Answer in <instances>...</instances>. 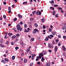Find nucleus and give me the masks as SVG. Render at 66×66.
<instances>
[{"mask_svg": "<svg viewBox=\"0 0 66 66\" xmlns=\"http://www.w3.org/2000/svg\"><path fill=\"white\" fill-rule=\"evenodd\" d=\"M49 39H52V38L50 37V36L48 35L47 36V37H46L45 39L44 40L45 42H47V41H48V39H49Z\"/></svg>", "mask_w": 66, "mask_h": 66, "instance_id": "obj_1", "label": "nucleus"}, {"mask_svg": "<svg viewBox=\"0 0 66 66\" xmlns=\"http://www.w3.org/2000/svg\"><path fill=\"white\" fill-rule=\"evenodd\" d=\"M34 31H32V33L34 34H36V32H38V30L37 29H34Z\"/></svg>", "mask_w": 66, "mask_h": 66, "instance_id": "obj_2", "label": "nucleus"}, {"mask_svg": "<svg viewBox=\"0 0 66 66\" xmlns=\"http://www.w3.org/2000/svg\"><path fill=\"white\" fill-rule=\"evenodd\" d=\"M42 14V13H41V12L40 11H37L36 12V14L38 15H41Z\"/></svg>", "mask_w": 66, "mask_h": 66, "instance_id": "obj_3", "label": "nucleus"}, {"mask_svg": "<svg viewBox=\"0 0 66 66\" xmlns=\"http://www.w3.org/2000/svg\"><path fill=\"white\" fill-rule=\"evenodd\" d=\"M16 28H17V30L18 31H19L20 30V26L19 25H18L16 26Z\"/></svg>", "mask_w": 66, "mask_h": 66, "instance_id": "obj_4", "label": "nucleus"}, {"mask_svg": "<svg viewBox=\"0 0 66 66\" xmlns=\"http://www.w3.org/2000/svg\"><path fill=\"white\" fill-rule=\"evenodd\" d=\"M57 51V46H56L54 48V51L55 52H56V51Z\"/></svg>", "mask_w": 66, "mask_h": 66, "instance_id": "obj_5", "label": "nucleus"}, {"mask_svg": "<svg viewBox=\"0 0 66 66\" xmlns=\"http://www.w3.org/2000/svg\"><path fill=\"white\" fill-rule=\"evenodd\" d=\"M18 16L19 17V18H22V16H21V15H20L19 14H18Z\"/></svg>", "mask_w": 66, "mask_h": 66, "instance_id": "obj_6", "label": "nucleus"}, {"mask_svg": "<svg viewBox=\"0 0 66 66\" xmlns=\"http://www.w3.org/2000/svg\"><path fill=\"white\" fill-rule=\"evenodd\" d=\"M62 47L63 49V50L64 51H66V48H65V46H62Z\"/></svg>", "mask_w": 66, "mask_h": 66, "instance_id": "obj_7", "label": "nucleus"}, {"mask_svg": "<svg viewBox=\"0 0 66 66\" xmlns=\"http://www.w3.org/2000/svg\"><path fill=\"white\" fill-rule=\"evenodd\" d=\"M32 13L33 15H34V16H35V15H34V14H36V11H34V12H32Z\"/></svg>", "mask_w": 66, "mask_h": 66, "instance_id": "obj_8", "label": "nucleus"}, {"mask_svg": "<svg viewBox=\"0 0 66 66\" xmlns=\"http://www.w3.org/2000/svg\"><path fill=\"white\" fill-rule=\"evenodd\" d=\"M46 65L47 66H50V63L49 62H47L46 63Z\"/></svg>", "mask_w": 66, "mask_h": 66, "instance_id": "obj_9", "label": "nucleus"}, {"mask_svg": "<svg viewBox=\"0 0 66 66\" xmlns=\"http://www.w3.org/2000/svg\"><path fill=\"white\" fill-rule=\"evenodd\" d=\"M1 61L4 64H5V63H6V61L3 60H1Z\"/></svg>", "mask_w": 66, "mask_h": 66, "instance_id": "obj_10", "label": "nucleus"}, {"mask_svg": "<svg viewBox=\"0 0 66 66\" xmlns=\"http://www.w3.org/2000/svg\"><path fill=\"white\" fill-rule=\"evenodd\" d=\"M16 37V35H15L14 36V35L13 36H12V38L14 39V38H15Z\"/></svg>", "mask_w": 66, "mask_h": 66, "instance_id": "obj_11", "label": "nucleus"}, {"mask_svg": "<svg viewBox=\"0 0 66 66\" xmlns=\"http://www.w3.org/2000/svg\"><path fill=\"white\" fill-rule=\"evenodd\" d=\"M26 44H24V45H23L22 46V47L23 48H25V46H26Z\"/></svg>", "mask_w": 66, "mask_h": 66, "instance_id": "obj_12", "label": "nucleus"}, {"mask_svg": "<svg viewBox=\"0 0 66 66\" xmlns=\"http://www.w3.org/2000/svg\"><path fill=\"white\" fill-rule=\"evenodd\" d=\"M56 12H55V11H53V13L52 14L53 15H55V13Z\"/></svg>", "mask_w": 66, "mask_h": 66, "instance_id": "obj_13", "label": "nucleus"}, {"mask_svg": "<svg viewBox=\"0 0 66 66\" xmlns=\"http://www.w3.org/2000/svg\"><path fill=\"white\" fill-rule=\"evenodd\" d=\"M27 62V59H25L24 60V63H26V62Z\"/></svg>", "mask_w": 66, "mask_h": 66, "instance_id": "obj_14", "label": "nucleus"}, {"mask_svg": "<svg viewBox=\"0 0 66 66\" xmlns=\"http://www.w3.org/2000/svg\"><path fill=\"white\" fill-rule=\"evenodd\" d=\"M43 53L44 55H45V54H47V52L46 51H43Z\"/></svg>", "mask_w": 66, "mask_h": 66, "instance_id": "obj_15", "label": "nucleus"}, {"mask_svg": "<svg viewBox=\"0 0 66 66\" xmlns=\"http://www.w3.org/2000/svg\"><path fill=\"white\" fill-rule=\"evenodd\" d=\"M54 1H53V0H52L51 1H50V3L51 4H52V3H54Z\"/></svg>", "mask_w": 66, "mask_h": 66, "instance_id": "obj_16", "label": "nucleus"}, {"mask_svg": "<svg viewBox=\"0 0 66 66\" xmlns=\"http://www.w3.org/2000/svg\"><path fill=\"white\" fill-rule=\"evenodd\" d=\"M39 56H43V54H40V53L39 54Z\"/></svg>", "mask_w": 66, "mask_h": 66, "instance_id": "obj_17", "label": "nucleus"}, {"mask_svg": "<svg viewBox=\"0 0 66 66\" xmlns=\"http://www.w3.org/2000/svg\"><path fill=\"white\" fill-rule=\"evenodd\" d=\"M20 43L21 45H22L23 44V42L22 41L20 42Z\"/></svg>", "mask_w": 66, "mask_h": 66, "instance_id": "obj_18", "label": "nucleus"}, {"mask_svg": "<svg viewBox=\"0 0 66 66\" xmlns=\"http://www.w3.org/2000/svg\"><path fill=\"white\" fill-rule=\"evenodd\" d=\"M44 20L45 19L44 18L42 19L41 20V22H45L44 21Z\"/></svg>", "mask_w": 66, "mask_h": 66, "instance_id": "obj_19", "label": "nucleus"}, {"mask_svg": "<svg viewBox=\"0 0 66 66\" xmlns=\"http://www.w3.org/2000/svg\"><path fill=\"white\" fill-rule=\"evenodd\" d=\"M0 46L1 47H2V48H3V47H5L4 45H3L2 44H0Z\"/></svg>", "mask_w": 66, "mask_h": 66, "instance_id": "obj_20", "label": "nucleus"}, {"mask_svg": "<svg viewBox=\"0 0 66 66\" xmlns=\"http://www.w3.org/2000/svg\"><path fill=\"white\" fill-rule=\"evenodd\" d=\"M8 35L9 36H11V35H12V33H9L8 34Z\"/></svg>", "mask_w": 66, "mask_h": 66, "instance_id": "obj_21", "label": "nucleus"}, {"mask_svg": "<svg viewBox=\"0 0 66 66\" xmlns=\"http://www.w3.org/2000/svg\"><path fill=\"white\" fill-rule=\"evenodd\" d=\"M34 38H32L31 40V42H33V41H34Z\"/></svg>", "mask_w": 66, "mask_h": 66, "instance_id": "obj_22", "label": "nucleus"}, {"mask_svg": "<svg viewBox=\"0 0 66 66\" xmlns=\"http://www.w3.org/2000/svg\"><path fill=\"white\" fill-rule=\"evenodd\" d=\"M4 60L5 61H6V62H8V61H9V59H8L7 58H5L4 59Z\"/></svg>", "mask_w": 66, "mask_h": 66, "instance_id": "obj_23", "label": "nucleus"}, {"mask_svg": "<svg viewBox=\"0 0 66 66\" xmlns=\"http://www.w3.org/2000/svg\"><path fill=\"white\" fill-rule=\"evenodd\" d=\"M51 45H50V44H48V48H51Z\"/></svg>", "mask_w": 66, "mask_h": 66, "instance_id": "obj_24", "label": "nucleus"}, {"mask_svg": "<svg viewBox=\"0 0 66 66\" xmlns=\"http://www.w3.org/2000/svg\"><path fill=\"white\" fill-rule=\"evenodd\" d=\"M15 56H13L12 57V60H14V59H15Z\"/></svg>", "mask_w": 66, "mask_h": 66, "instance_id": "obj_25", "label": "nucleus"}, {"mask_svg": "<svg viewBox=\"0 0 66 66\" xmlns=\"http://www.w3.org/2000/svg\"><path fill=\"white\" fill-rule=\"evenodd\" d=\"M24 32H29V30H27L26 29H25V30L24 31Z\"/></svg>", "mask_w": 66, "mask_h": 66, "instance_id": "obj_26", "label": "nucleus"}, {"mask_svg": "<svg viewBox=\"0 0 66 66\" xmlns=\"http://www.w3.org/2000/svg\"><path fill=\"white\" fill-rule=\"evenodd\" d=\"M19 49V47H18V46H16L15 47V49L16 50H18Z\"/></svg>", "mask_w": 66, "mask_h": 66, "instance_id": "obj_27", "label": "nucleus"}, {"mask_svg": "<svg viewBox=\"0 0 66 66\" xmlns=\"http://www.w3.org/2000/svg\"><path fill=\"white\" fill-rule=\"evenodd\" d=\"M50 9H52V10H53V11H54V7H50Z\"/></svg>", "mask_w": 66, "mask_h": 66, "instance_id": "obj_28", "label": "nucleus"}, {"mask_svg": "<svg viewBox=\"0 0 66 66\" xmlns=\"http://www.w3.org/2000/svg\"><path fill=\"white\" fill-rule=\"evenodd\" d=\"M44 57H42V59H41V61L42 62H43V61H44Z\"/></svg>", "mask_w": 66, "mask_h": 66, "instance_id": "obj_29", "label": "nucleus"}, {"mask_svg": "<svg viewBox=\"0 0 66 66\" xmlns=\"http://www.w3.org/2000/svg\"><path fill=\"white\" fill-rule=\"evenodd\" d=\"M35 26L36 27V28L38 27V25L36 23H35Z\"/></svg>", "mask_w": 66, "mask_h": 66, "instance_id": "obj_30", "label": "nucleus"}, {"mask_svg": "<svg viewBox=\"0 0 66 66\" xmlns=\"http://www.w3.org/2000/svg\"><path fill=\"white\" fill-rule=\"evenodd\" d=\"M30 51V49H28L27 50L26 52H27L28 53V52H29V51Z\"/></svg>", "mask_w": 66, "mask_h": 66, "instance_id": "obj_31", "label": "nucleus"}, {"mask_svg": "<svg viewBox=\"0 0 66 66\" xmlns=\"http://www.w3.org/2000/svg\"><path fill=\"white\" fill-rule=\"evenodd\" d=\"M6 44L7 45H8L9 44V41H7L6 42Z\"/></svg>", "mask_w": 66, "mask_h": 66, "instance_id": "obj_32", "label": "nucleus"}, {"mask_svg": "<svg viewBox=\"0 0 66 66\" xmlns=\"http://www.w3.org/2000/svg\"><path fill=\"white\" fill-rule=\"evenodd\" d=\"M49 36H50V37H51H51L52 38L53 37V36H54L53 35H50Z\"/></svg>", "mask_w": 66, "mask_h": 66, "instance_id": "obj_33", "label": "nucleus"}, {"mask_svg": "<svg viewBox=\"0 0 66 66\" xmlns=\"http://www.w3.org/2000/svg\"><path fill=\"white\" fill-rule=\"evenodd\" d=\"M56 34V33H55V31L53 32V35H55Z\"/></svg>", "mask_w": 66, "mask_h": 66, "instance_id": "obj_34", "label": "nucleus"}, {"mask_svg": "<svg viewBox=\"0 0 66 66\" xmlns=\"http://www.w3.org/2000/svg\"><path fill=\"white\" fill-rule=\"evenodd\" d=\"M55 42H54V41L53 40L52 41V44L53 45H55Z\"/></svg>", "mask_w": 66, "mask_h": 66, "instance_id": "obj_35", "label": "nucleus"}, {"mask_svg": "<svg viewBox=\"0 0 66 66\" xmlns=\"http://www.w3.org/2000/svg\"><path fill=\"white\" fill-rule=\"evenodd\" d=\"M20 35L19 34H16V36L17 37H18Z\"/></svg>", "mask_w": 66, "mask_h": 66, "instance_id": "obj_36", "label": "nucleus"}, {"mask_svg": "<svg viewBox=\"0 0 66 66\" xmlns=\"http://www.w3.org/2000/svg\"><path fill=\"white\" fill-rule=\"evenodd\" d=\"M3 17L4 19H6V16L5 15H3Z\"/></svg>", "mask_w": 66, "mask_h": 66, "instance_id": "obj_37", "label": "nucleus"}, {"mask_svg": "<svg viewBox=\"0 0 66 66\" xmlns=\"http://www.w3.org/2000/svg\"><path fill=\"white\" fill-rule=\"evenodd\" d=\"M8 10L9 11H11V7H9Z\"/></svg>", "mask_w": 66, "mask_h": 66, "instance_id": "obj_38", "label": "nucleus"}, {"mask_svg": "<svg viewBox=\"0 0 66 66\" xmlns=\"http://www.w3.org/2000/svg\"><path fill=\"white\" fill-rule=\"evenodd\" d=\"M3 3L4 5H6V2H4Z\"/></svg>", "mask_w": 66, "mask_h": 66, "instance_id": "obj_39", "label": "nucleus"}, {"mask_svg": "<svg viewBox=\"0 0 66 66\" xmlns=\"http://www.w3.org/2000/svg\"><path fill=\"white\" fill-rule=\"evenodd\" d=\"M33 18H31L30 19V21H32V20H33Z\"/></svg>", "mask_w": 66, "mask_h": 66, "instance_id": "obj_40", "label": "nucleus"}, {"mask_svg": "<svg viewBox=\"0 0 66 66\" xmlns=\"http://www.w3.org/2000/svg\"><path fill=\"white\" fill-rule=\"evenodd\" d=\"M3 40L2 39H1V40L0 41V43L2 44V43H3Z\"/></svg>", "mask_w": 66, "mask_h": 66, "instance_id": "obj_41", "label": "nucleus"}, {"mask_svg": "<svg viewBox=\"0 0 66 66\" xmlns=\"http://www.w3.org/2000/svg\"><path fill=\"white\" fill-rule=\"evenodd\" d=\"M54 6H55V7H57L58 6V5H57L56 4H54L53 5Z\"/></svg>", "mask_w": 66, "mask_h": 66, "instance_id": "obj_42", "label": "nucleus"}, {"mask_svg": "<svg viewBox=\"0 0 66 66\" xmlns=\"http://www.w3.org/2000/svg\"><path fill=\"white\" fill-rule=\"evenodd\" d=\"M27 2H24L23 3V4H27Z\"/></svg>", "mask_w": 66, "mask_h": 66, "instance_id": "obj_43", "label": "nucleus"}, {"mask_svg": "<svg viewBox=\"0 0 66 66\" xmlns=\"http://www.w3.org/2000/svg\"><path fill=\"white\" fill-rule=\"evenodd\" d=\"M58 45L59 46H61V43L59 42Z\"/></svg>", "mask_w": 66, "mask_h": 66, "instance_id": "obj_44", "label": "nucleus"}, {"mask_svg": "<svg viewBox=\"0 0 66 66\" xmlns=\"http://www.w3.org/2000/svg\"><path fill=\"white\" fill-rule=\"evenodd\" d=\"M58 38H61V35H58Z\"/></svg>", "mask_w": 66, "mask_h": 66, "instance_id": "obj_45", "label": "nucleus"}, {"mask_svg": "<svg viewBox=\"0 0 66 66\" xmlns=\"http://www.w3.org/2000/svg\"><path fill=\"white\" fill-rule=\"evenodd\" d=\"M58 9H59V10H62V7H58Z\"/></svg>", "mask_w": 66, "mask_h": 66, "instance_id": "obj_46", "label": "nucleus"}, {"mask_svg": "<svg viewBox=\"0 0 66 66\" xmlns=\"http://www.w3.org/2000/svg\"><path fill=\"white\" fill-rule=\"evenodd\" d=\"M48 30L49 32H51L52 31V29H51L50 28Z\"/></svg>", "mask_w": 66, "mask_h": 66, "instance_id": "obj_47", "label": "nucleus"}, {"mask_svg": "<svg viewBox=\"0 0 66 66\" xmlns=\"http://www.w3.org/2000/svg\"><path fill=\"white\" fill-rule=\"evenodd\" d=\"M34 56H36V55H35V54H33L32 55V57H34Z\"/></svg>", "mask_w": 66, "mask_h": 66, "instance_id": "obj_48", "label": "nucleus"}, {"mask_svg": "<svg viewBox=\"0 0 66 66\" xmlns=\"http://www.w3.org/2000/svg\"><path fill=\"white\" fill-rule=\"evenodd\" d=\"M59 15H58V14H57L56 15H55V17H58Z\"/></svg>", "mask_w": 66, "mask_h": 66, "instance_id": "obj_49", "label": "nucleus"}, {"mask_svg": "<svg viewBox=\"0 0 66 66\" xmlns=\"http://www.w3.org/2000/svg\"><path fill=\"white\" fill-rule=\"evenodd\" d=\"M20 24H23V22L22 21L20 22Z\"/></svg>", "mask_w": 66, "mask_h": 66, "instance_id": "obj_50", "label": "nucleus"}, {"mask_svg": "<svg viewBox=\"0 0 66 66\" xmlns=\"http://www.w3.org/2000/svg\"><path fill=\"white\" fill-rule=\"evenodd\" d=\"M16 20H17V18H15L14 19V21H16Z\"/></svg>", "mask_w": 66, "mask_h": 66, "instance_id": "obj_51", "label": "nucleus"}, {"mask_svg": "<svg viewBox=\"0 0 66 66\" xmlns=\"http://www.w3.org/2000/svg\"><path fill=\"white\" fill-rule=\"evenodd\" d=\"M11 45H12V46L14 45V43H13V42H11Z\"/></svg>", "mask_w": 66, "mask_h": 66, "instance_id": "obj_52", "label": "nucleus"}, {"mask_svg": "<svg viewBox=\"0 0 66 66\" xmlns=\"http://www.w3.org/2000/svg\"><path fill=\"white\" fill-rule=\"evenodd\" d=\"M63 38L64 39H65V38H66V36H63Z\"/></svg>", "mask_w": 66, "mask_h": 66, "instance_id": "obj_53", "label": "nucleus"}, {"mask_svg": "<svg viewBox=\"0 0 66 66\" xmlns=\"http://www.w3.org/2000/svg\"><path fill=\"white\" fill-rule=\"evenodd\" d=\"M7 36H5L4 37L6 39H7Z\"/></svg>", "mask_w": 66, "mask_h": 66, "instance_id": "obj_54", "label": "nucleus"}, {"mask_svg": "<svg viewBox=\"0 0 66 66\" xmlns=\"http://www.w3.org/2000/svg\"><path fill=\"white\" fill-rule=\"evenodd\" d=\"M7 34H8V32H6L5 33V35L6 36H7Z\"/></svg>", "mask_w": 66, "mask_h": 66, "instance_id": "obj_55", "label": "nucleus"}, {"mask_svg": "<svg viewBox=\"0 0 66 66\" xmlns=\"http://www.w3.org/2000/svg\"><path fill=\"white\" fill-rule=\"evenodd\" d=\"M43 28L44 29H46V27H45V26L43 25Z\"/></svg>", "mask_w": 66, "mask_h": 66, "instance_id": "obj_56", "label": "nucleus"}, {"mask_svg": "<svg viewBox=\"0 0 66 66\" xmlns=\"http://www.w3.org/2000/svg\"><path fill=\"white\" fill-rule=\"evenodd\" d=\"M62 30H65V27H62Z\"/></svg>", "mask_w": 66, "mask_h": 66, "instance_id": "obj_57", "label": "nucleus"}, {"mask_svg": "<svg viewBox=\"0 0 66 66\" xmlns=\"http://www.w3.org/2000/svg\"><path fill=\"white\" fill-rule=\"evenodd\" d=\"M33 63H32L31 64H30L29 66H32V65H33Z\"/></svg>", "mask_w": 66, "mask_h": 66, "instance_id": "obj_58", "label": "nucleus"}, {"mask_svg": "<svg viewBox=\"0 0 66 66\" xmlns=\"http://www.w3.org/2000/svg\"><path fill=\"white\" fill-rule=\"evenodd\" d=\"M51 48H52V49H53V45H51Z\"/></svg>", "mask_w": 66, "mask_h": 66, "instance_id": "obj_59", "label": "nucleus"}, {"mask_svg": "<svg viewBox=\"0 0 66 66\" xmlns=\"http://www.w3.org/2000/svg\"><path fill=\"white\" fill-rule=\"evenodd\" d=\"M20 30L21 31H22V28H20Z\"/></svg>", "mask_w": 66, "mask_h": 66, "instance_id": "obj_60", "label": "nucleus"}, {"mask_svg": "<svg viewBox=\"0 0 66 66\" xmlns=\"http://www.w3.org/2000/svg\"><path fill=\"white\" fill-rule=\"evenodd\" d=\"M55 42H56L57 43V42H59V40H58L57 39H56V40Z\"/></svg>", "mask_w": 66, "mask_h": 66, "instance_id": "obj_61", "label": "nucleus"}, {"mask_svg": "<svg viewBox=\"0 0 66 66\" xmlns=\"http://www.w3.org/2000/svg\"><path fill=\"white\" fill-rule=\"evenodd\" d=\"M63 56H64L66 55V53H63Z\"/></svg>", "mask_w": 66, "mask_h": 66, "instance_id": "obj_62", "label": "nucleus"}, {"mask_svg": "<svg viewBox=\"0 0 66 66\" xmlns=\"http://www.w3.org/2000/svg\"><path fill=\"white\" fill-rule=\"evenodd\" d=\"M18 39H16V40H15V42H18Z\"/></svg>", "mask_w": 66, "mask_h": 66, "instance_id": "obj_63", "label": "nucleus"}, {"mask_svg": "<svg viewBox=\"0 0 66 66\" xmlns=\"http://www.w3.org/2000/svg\"><path fill=\"white\" fill-rule=\"evenodd\" d=\"M12 7H13V8L14 7H15V5H12Z\"/></svg>", "mask_w": 66, "mask_h": 66, "instance_id": "obj_64", "label": "nucleus"}]
</instances>
